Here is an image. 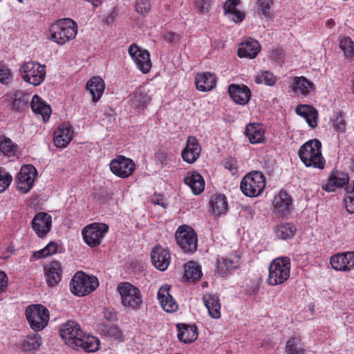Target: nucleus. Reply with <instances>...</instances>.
Segmentation results:
<instances>
[{"label": "nucleus", "instance_id": "45", "mask_svg": "<svg viewBox=\"0 0 354 354\" xmlns=\"http://www.w3.org/2000/svg\"><path fill=\"white\" fill-rule=\"evenodd\" d=\"M344 205L346 211L350 214L354 213V182L348 185L344 196Z\"/></svg>", "mask_w": 354, "mask_h": 354}, {"label": "nucleus", "instance_id": "64", "mask_svg": "<svg viewBox=\"0 0 354 354\" xmlns=\"http://www.w3.org/2000/svg\"><path fill=\"white\" fill-rule=\"evenodd\" d=\"M350 167L351 170L354 172V156L351 158Z\"/></svg>", "mask_w": 354, "mask_h": 354}, {"label": "nucleus", "instance_id": "41", "mask_svg": "<svg viewBox=\"0 0 354 354\" xmlns=\"http://www.w3.org/2000/svg\"><path fill=\"white\" fill-rule=\"evenodd\" d=\"M296 230L297 229L294 224L286 223L277 225L274 232L276 237L281 240H286L292 238Z\"/></svg>", "mask_w": 354, "mask_h": 354}, {"label": "nucleus", "instance_id": "21", "mask_svg": "<svg viewBox=\"0 0 354 354\" xmlns=\"http://www.w3.org/2000/svg\"><path fill=\"white\" fill-rule=\"evenodd\" d=\"M170 286L164 285L158 292V299L162 309L167 313H174L178 308V305L170 293Z\"/></svg>", "mask_w": 354, "mask_h": 354}, {"label": "nucleus", "instance_id": "55", "mask_svg": "<svg viewBox=\"0 0 354 354\" xmlns=\"http://www.w3.org/2000/svg\"><path fill=\"white\" fill-rule=\"evenodd\" d=\"M333 125L337 131L340 132H343L346 128L345 121L342 115H337L333 120Z\"/></svg>", "mask_w": 354, "mask_h": 354}, {"label": "nucleus", "instance_id": "20", "mask_svg": "<svg viewBox=\"0 0 354 354\" xmlns=\"http://www.w3.org/2000/svg\"><path fill=\"white\" fill-rule=\"evenodd\" d=\"M151 258L153 265L160 271L166 270L170 264L169 252L160 246H156L152 250Z\"/></svg>", "mask_w": 354, "mask_h": 354}, {"label": "nucleus", "instance_id": "7", "mask_svg": "<svg viewBox=\"0 0 354 354\" xmlns=\"http://www.w3.org/2000/svg\"><path fill=\"white\" fill-rule=\"evenodd\" d=\"M22 80L35 86L40 85L45 80V66L39 62L29 61L21 65L19 69Z\"/></svg>", "mask_w": 354, "mask_h": 354}, {"label": "nucleus", "instance_id": "19", "mask_svg": "<svg viewBox=\"0 0 354 354\" xmlns=\"http://www.w3.org/2000/svg\"><path fill=\"white\" fill-rule=\"evenodd\" d=\"M73 137L72 127L68 123H62L54 132L53 142L59 148H65L68 146Z\"/></svg>", "mask_w": 354, "mask_h": 354}, {"label": "nucleus", "instance_id": "61", "mask_svg": "<svg viewBox=\"0 0 354 354\" xmlns=\"http://www.w3.org/2000/svg\"><path fill=\"white\" fill-rule=\"evenodd\" d=\"M151 202L153 203V204H156V205H162V207H165V205H164V203L162 202V199L160 198L159 197H157V196H154L151 198Z\"/></svg>", "mask_w": 354, "mask_h": 354}, {"label": "nucleus", "instance_id": "34", "mask_svg": "<svg viewBox=\"0 0 354 354\" xmlns=\"http://www.w3.org/2000/svg\"><path fill=\"white\" fill-rule=\"evenodd\" d=\"M295 111L299 115L306 120L310 127L315 128L317 126L318 113L314 107L307 104H300L296 107Z\"/></svg>", "mask_w": 354, "mask_h": 354}, {"label": "nucleus", "instance_id": "36", "mask_svg": "<svg viewBox=\"0 0 354 354\" xmlns=\"http://www.w3.org/2000/svg\"><path fill=\"white\" fill-rule=\"evenodd\" d=\"M292 91L297 94L306 96L315 88L314 84L304 76L295 77L291 85Z\"/></svg>", "mask_w": 354, "mask_h": 354}, {"label": "nucleus", "instance_id": "51", "mask_svg": "<svg viewBox=\"0 0 354 354\" xmlns=\"http://www.w3.org/2000/svg\"><path fill=\"white\" fill-rule=\"evenodd\" d=\"M257 10L259 12L266 17H270V6L273 3L272 0H258L257 1Z\"/></svg>", "mask_w": 354, "mask_h": 354}, {"label": "nucleus", "instance_id": "33", "mask_svg": "<svg viewBox=\"0 0 354 354\" xmlns=\"http://www.w3.org/2000/svg\"><path fill=\"white\" fill-rule=\"evenodd\" d=\"M147 86H140L131 95L132 103L138 107L143 108L150 102L151 94Z\"/></svg>", "mask_w": 354, "mask_h": 354}, {"label": "nucleus", "instance_id": "44", "mask_svg": "<svg viewBox=\"0 0 354 354\" xmlns=\"http://www.w3.org/2000/svg\"><path fill=\"white\" fill-rule=\"evenodd\" d=\"M339 47L344 52L346 58L351 59L354 57V42L348 37L340 39Z\"/></svg>", "mask_w": 354, "mask_h": 354}, {"label": "nucleus", "instance_id": "18", "mask_svg": "<svg viewBox=\"0 0 354 354\" xmlns=\"http://www.w3.org/2000/svg\"><path fill=\"white\" fill-rule=\"evenodd\" d=\"M52 217L46 212H38L33 217L32 227L39 237H43L50 230Z\"/></svg>", "mask_w": 354, "mask_h": 354}, {"label": "nucleus", "instance_id": "10", "mask_svg": "<svg viewBox=\"0 0 354 354\" xmlns=\"http://www.w3.org/2000/svg\"><path fill=\"white\" fill-rule=\"evenodd\" d=\"M176 239L185 252H194L196 250L197 235L192 227L187 225L180 226L176 232Z\"/></svg>", "mask_w": 354, "mask_h": 354}, {"label": "nucleus", "instance_id": "30", "mask_svg": "<svg viewBox=\"0 0 354 354\" xmlns=\"http://www.w3.org/2000/svg\"><path fill=\"white\" fill-rule=\"evenodd\" d=\"M203 301L210 317L214 319L221 317V304L217 295L206 293L203 297Z\"/></svg>", "mask_w": 354, "mask_h": 354}, {"label": "nucleus", "instance_id": "23", "mask_svg": "<svg viewBox=\"0 0 354 354\" xmlns=\"http://www.w3.org/2000/svg\"><path fill=\"white\" fill-rule=\"evenodd\" d=\"M62 268L59 261H53L44 267V274L48 286L53 287L62 280Z\"/></svg>", "mask_w": 354, "mask_h": 354}, {"label": "nucleus", "instance_id": "48", "mask_svg": "<svg viewBox=\"0 0 354 354\" xmlns=\"http://www.w3.org/2000/svg\"><path fill=\"white\" fill-rule=\"evenodd\" d=\"M57 245L54 242L49 243L44 248L37 251L32 254V258L39 259L47 257L57 252Z\"/></svg>", "mask_w": 354, "mask_h": 354}, {"label": "nucleus", "instance_id": "4", "mask_svg": "<svg viewBox=\"0 0 354 354\" xmlns=\"http://www.w3.org/2000/svg\"><path fill=\"white\" fill-rule=\"evenodd\" d=\"M98 286L99 282L95 277L77 272L71 281L70 290L73 295L82 297L93 292Z\"/></svg>", "mask_w": 354, "mask_h": 354}, {"label": "nucleus", "instance_id": "49", "mask_svg": "<svg viewBox=\"0 0 354 354\" xmlns=\"http://www.w3.org/2000/svg\"><path fill=\"white\" fill-rule=\"evenodd\" d=\"M14 95L15 97L12 99L11 104L12 109L18 111L26 106L28 103V96L26 95H24L22 92L17 91Z\"/></svg>", "mask_w": 354, "mask_h": 354}, {"label": "nucleus", "instance_id": "57", "mask_svg": "<svg viewBox=\"0 0 354 354\" xmlns=\"http://www.w3.org/2000/svg\"><path fill=\"white\" fill-rule=\"evenodd\" d=\"M8 285V277L5 272L0 271V294L5 291Z\"/></svg>", "mask_w": 354, "mask_h": 354}, {"label": "nucleus", "instance_id": "56", "mask_svg": "<svg viewBox=\"0 0 354 354\" xmlns=\"http://www.w3.org/2000/svg\"><path fill=\"white\" fill-rule=\"evenodd\" d=\"M224 166L233 175L237 174L238 167L237 162L235 160L230 158L224 162Z\"/></svg>", "mask_w": 354, "mask_h": 354}, {"label": "nucleus", "instance_id": "40", "mask_svg": "<svg viewBox=\"0 0 354 354\" xmlns=\"http://www.w3.org/2000/svg\"><path fill=\"white\" fill-rule=\"evenodd\" d=\"M41 344V337L35 333L25 337L18 343V347L25 352L38 350Z\"/></svg>", "mask_w": 354, "mask_h": 354}, {"label": "nucleus", "instance_id": "31", "mask_svg": "<svg viewBox=\"0 0 354 354\" xmlns=\"http://www.w3.org/2000/svg\"><path fill=\"white\" fill-rule=\"evenodd\" d=\"M184 182L191 188L195 195L200 194L204 190V179L200 174L196 171L188 172L185 177Z\"/></svg>", "mask_w": 354, "mask_h": 354}, {"label": "nucleus", "instance_id": "60", "mask_svg": "<svg viewBox=\"0 0 354 354\" xmlns=\"http://www.w3.org/2000/svg\"><path fill=\"white\" fill-rule=\"evenodd\" d=\"M164 37L165 39L171 42L174 41L177 39L178 35L172 32H167L165 35Z\"/></svg>", "mask_w": 354, "mask_h": 354}, {"label": "nucleus", "instance_id": "35", "mask_svg": "<svg viewBox=\"0 0 354 354\" xmlns=\"http://www.w3.org/2000/svg\"><path fill=\"white\" fill-rule=\"evenodd\" d=\"M179 340L184 343H190L196 339L198 337L197 328L194 325L178 324L176 326Z\"/></svg>", "mask_w": 354, "mask_h": 354}, {"label": "nucleus", "instance_id": "22", "mask_svg": "<svg viewBox=\"0 0 354 354\" xmlns=\"http://www.w3.org/2000/svg\"><path fill=\"white\" fill-rule=\"evenodd\" d=\"M201 151V148L196 138L194 136H189L186 147L181 152V156L184 161L192 164L198 158Z\"/></svg>", "mask_w": 354, "mask_h": 354}, {"label": "nucleus", "instance_id": "14", "mask_svg": "<svg viewBox=\"0 0 354 354\" xmlns=\"http://www.w3.org/2000/svg\"><path fill=\"white\" fill-rule=\"evenodd\" d=\"M79 324L73 320H69L60 326L59 333L65 343L71 348H75L76 342L82 337Z\"/></svg>", "mask_w": 354, "mask_h": 354}, {"label": "nucleus", "instance_id": "6", "mask_svg": "<svg viewBox=\"0 0 354 354\" xmlns=\"http://www.w3.org/2000/svg\"><path fill=\"white\" fill-rule=\"evenodd\" d=\"M122 304L131 310H138L142 304L140 290L128 282H122L118 286Z\"/></svg>", "mask_w": 354, "mask_h": 354}, {"label": "nucleus", "instance_id": "24", "mask_svg": "<svg viewBox=\"0 0 354 354\" xmlns=\"http://www.w3.org/2000/svg\"><path fill=\"white\" fill-rule=\"evenodd\" d=\"M228 93L233 101L239 104H246L251 97L250 88L245 85L230 84Z\"/></svg>", "mask_w": 354, "mask_h": 354}, {"label": "nucleus", "instance_id": "62", "mask_svg": "<svg viewBox=\"0 0 354 354\" xmlns=\"http://www.w3.org/2000/svg\"><path fill=\"white\" fill-rule=\"evenodd\" d=\"M90 2L94 7H97L102 3V0H87Z\"/></svg>", "mask_w": 354, "mask_h": 354}, {"label": "nucleus", "instance_id": "13", "mask_svg": "<svg viewBox=\"0 0 354 354\" xmlns=\"http://www.w3.org/2000/svg\"><path fill=\"white\" fill-rule=\"evenodd\" d=\"M37 176V169L32 165L21 167L16 180L17 190L22 194L28 193L33 187Z\"/></svg>", "mask_w": 354, "mask_h": 354}, {"label": "nucleus", "instance_id": "16", "mask_svg": "<svg viewBox=\"0 0 354 354\" xmlns=\"http://www.w3.org/2000/svg\"><path fill=\"white\" fill-rule=\"evenodd\" d=\"M273 212L281 217H286L293 209L292 197L283 190H281L273 198Z\"/></svg>", "mask_w": 354, "mask_h": 354}, {"label": "nucleus", "instance_id": "47", "mask_svg": "<svg viewBox=\"0 0 354 354\" xmlns=\"http://www.w3.org/2000/svg\"><path fill=\"white\" fill-rule=\"evenodd\" d=\"M16 145L6 137H0V151L7 156H12L15 153Z\"/></svg>", "mask_w": 354, "mask_h": 354}, {"label": "nucleus", "instance_id": "26", "mask_svg": "<svg viewBox=\"0 0 354 354\" xmlns=\"http://www.w3.org/2000/svg\"><path fill=\"white\" fill-rule=\"evenodd\" d=\"M216 84V77L209 72L198 73L195 77V84L200 91H209L215 87Z\"/></svg>", "mask_w": 354, "mask_h": 354}, {"label": "nucleus", "instance_id": "8", "mask_svg": "<svg viewBox=\"0 0 354 354\" xmlns=\"http://www.w3.org/2000/svg\"><path fill=\"white\" fill-rule=\"evenodd\" d=\"M109 232V226L104 223H91L82 229L84 241L90 247L98 246Z\"/></svg>", "mask_w": 354, "mask_h": 354}, {"label": "nucleus", "instance_id": "39", "mask_svg": "<svg viewBox=\"0 0 354 354\" xmlns=\"http://www.w3.org/2000/svg\"><path fill=\"white\" fill-rule=\"evenodd\" d=\"M245 135L252 144L263 142L264 130L259 124H250L245 128Z\"/></svg>", "mask_w": 354, "mask_h": 354}, {"label": "nucleus", "instance_id": "15", "mask_svg": "<svg viewBox=\"0 0 354 354\" xmlns=\"http://www.w3.org/2000/svg\"><path fill=\"white\" fill-rule=\"evenodd\" d=\"M129 54L136 64L137 68L143 73L149 72L151 68V62L149 53L133 44L129 48Z\"/></svg>", "mask_w": 354, "mask_h": 354}, {"label": "nucleus", "instance_id": "54", "mask_svg": "<svg viewBox=\"0 0 354 354\" xmlns=\"http://www.w3.org/2000/svg\"><path fill=\"white\" fill-rule=\"evenodd\" d=\"M211 6L212 3L209 0H195V8L201 15L207 14Z\"/></svg>", "mask_w": 354, "mask_h": 354}, {"label": "nucleus", "instance_id": "1", "mask_svg": "<svg viewBox=\"0 0 354 354\" xmlns=\"http://www.w3.org/2000/svg\"><path fill=\"white\" fill-rule=\"evenodd\" d=\"M298 155L301 162L308 167L324 169L325 160L322 153V143L317 139L310 140L302 145Z\"/></svg>", "mask_w": 354, "mask_h": 354}, {"label": "nucleus", "instance_id": "12", "mask_svg": "<svg viewBox=\"0 0 354 354\" xmlns=\"http://www.w3.org/2000/svg\"><path fill=\"white\" fill-rule=\"evenodd\" d=\"M109 167L113 174L122 178H129L136 169V164L133 160L121 155L111 160Z\"/></svg>", "mask_w": 354, "mask_h": 354}, {"label": "nucleus", "instance_id": "27", "mask_svg": "<svg viewBox=\"0 0 354 354\" xmlns=\"http://www.w3.org/2000/svg\"><path fill=\"white\" fill-rule=\"evenodd\" d=\"M239 4L240 0H227L223 6L225 15L235 23L242 21L245 17V13L238 9Z\"/></svg>", "mask_w": 354, "mask_h": 354}, {"label": "nucleus", "instance_id": "5", "mask_svg": "<svg viewBox=\"0 0 354 354\" xmlns=\"http://www.w3.org/2000/svg\"><path fill=\"white\" fill-rule=\"evenodd\" d=\"M266 187V179L260 171H253L245 176L240 185L241 192L249 197L259 196Z\"/></svg>", "mask_w": 354, "mask_h": 354}, {"label": "nucleus", "instance_id": "17", "mask_svg": "<svg viewBox=\"0 0 354 354\" xmlns=\"http://www.w3.org/2000/svg\"><path fill=\"white\" fill-rule=\"evenodd\" d=\"M332 268L337 271L350 272L354 269V252H340L330 259Z\"/></svg>", "mask_w": 354, "mask_h": 354}, {"label": "nucleus", "instance_id": "38", "mask_svg": "<svg viewBox=\"0 0 354 354\" xmlns=\"http://www.w3.org/2000/svg\"><path fill=\"white\" fill-rule=\"evenodd\" d=\"M31 109L34 113L41 115L44 122L48 120L51 113V109L37 95H35L31 100Z\"/></svg>", "mask_w": 354, "mask_h": 354}, {"label": "nucleus", "instance_id": "63", "mask_svg": "<svg viewBox=\"0 0 354 354\" xmlns=\"http://www.w3.org/2000/svg\"><path fill=\"white\" fill-rule=\"evenodd\" d=\"M334 24H335V22L332 19L328 20L326 22V26L328 27H332L333 26H334Z\"/></svg>", "mask_w": 354, "mask_h": 354}, {"label": "nucleus", "instance_id": "43", "mask_svg": "<svg viewBox=\"0 0 354 354\" xmlns=\"http://www.w3.org/2000/svg\"><path fill=\"white\" fill-rule=\"evenodd\" d=\"M202 276L200 267L193 261H189L185 266L184 277L186 280H198Z\"/></svg>", "mask_w": 354, "mask_h": 354}, {"label": "nucleus", "instance_id": "29", "mask_svg": "<svg viewBox=\"0 0 354 354\" xmlns=\"http://www.w3.org/2000/svg\"><path fill=\"white\" fill-rule=\"evenodd\" d=\"M86 89L92 96L93 102H97L102 96L105 84L104 80L99 76H94L86 83Z\"/></svg>", "mask_w": 354, "mask_h": 354}, {"label": "nucleus", "instance_id": "53", "mask_svg": "<svg viewBox=\"0 0 354 354\" xmlns=\"http://www.w3.org/2000/svg\"><path fill=\"white\" fill-rule=\"evenodd\" d=\"M135 10L138 13L146 15L151 10V3L149 0H136Z\"/></svg>", "mask_w": 354, "mask_h": 354}, {"label": "nucleus", "instance_id": "37", "mask_svg": "<svg viewBox=\"0 0 354 354\" xmlns=\"http://www.w3.org/2000/svg\"><path fill=\"white\" fill-rule=\"evenodd\" d=\"M209 204L212 214L215 216L226 214L228 209L227 201L223 194H218L213 195Z\"/></svg>", "mask_w": 354, "mask_h": 354}, {"label": "nucleus", "instance_id": "42", "mask_svg": "<svg viewBox=\"0 0 354 354\" xmlns=\"http://www.w3.org/2000/svg\"><path fill=\"white\" fill-rule=\"evenodd\" d=\"M285 352L286 354H305L306 349L299 336H293L287 340Z\"/></svg>", "mask_w": 354, "mask_h": 354}, {"label": "nucleus", "instance_id": "32", "mask_svg": "<svg viewBox=\"0 0 354 354\" xmlns=\"http://www.w3.org/2000/svg\"><path fill=\"white\" fill-rule=\"evenodd\" d=\"M100 340L98 338L91 335L82 333V337L76 342V349L82 348L86 352L91 353L97 351L100 348Z\"/></svg>", "mask_w": 354, "mask_h": 354}, {"label": "nucleus", "instance_id": "46", "mask_svg": "<svg viewBox=\"0 0 354 354\" xmlns=\"http://www.w3.org/2000/svg\"><path fill=\"white\" fill-rule=\"evenodd\" d=\"M276 77L270 71H263L255 76V82L257 84H265L268 86H273L276 83Z\"/></svg>", "mask_w": 354, "mask_h": 354}, {"label": "nucleus", "instance_id": "3", "mask_svg": "<svg viewBox=\"0 0 354 354\" xmlns=\"http://www.w3.org/2000/svg\"><path fill=\"white\" fill-rule=\"evenodd\" d=\"M290 260L288 257L274 259L269 267L268 283L277 286L283 283L290 277Z\"/></svg>", "mask_w": 354, "mask_h": 354}, {"label": "nucleus", "instance_id": "11", "mask_svg": "<svg viewBox=\"0 0 354 354\" xmlns=\"http://www.w3.org/2000/svg\"><path fill=\"white\" fill-rule=\"evenodd\" d=\"M241 264V258L236 252L225 257L218 256L216 259V272L220 277H227L232 270L238 269Z\"/></svg>", "mask_w": 354, "mask_h": 354}, {"label": "nucleus", "instance_id": "9", "mask_svg": "<svg viewBox=\"0 0 354 354\" xmlns=\"http://www.w3.org/2000/svg\"><path fill=\"white\" fill-rule=\"evenodd\" d=\"M26 315L30 327L35 330H40L48 324V310L44 306L39 304L29 306L26 310Z\"/></svg>", "mask_w": 354, "mask_h": 354}, {"label": "nucleus", "instance_id": "59", "mask_svg": "<svg viewBox=\"0 0 354 354\" xmlns=\"http://www.w3.org/2000/svg\"><path fill=\"white\" fill-rule=\"evenodd\" d=\"M13 251H14V248L12 245L8 246V248H6V250H5V252H3V253L2 254V258L8 259L12 254Z\"/></svg>", "mask_w": 354, "mask_h": 354}, {"label": "nucleus", "instance_id": "2", "mask_svg": "<svg viewBox=\"0 0 354 354\" xmlns=\"http://www.w3.org/2000/svg\"><path fill=\"white\" fill-rule=\"evenodd\" d=\"M50 38L59 44H64L75 38L77 32L76 23L71 19L56 21L50 28Z\"/></svg>", "mask_w": 354, "mask_h": 354}, {"label": "nucleus", "instance_id": "25", "mask_svg": "<svg viewBox=\"0 0 354 354\" xmlns=\"http://www.w3.org/2000/svg\"><path fill=\"white\" fill-rule=\"evenodd\" d=\"M348 176L342 171L333 172L327 180L323 183V189L327 192H334L336 189L342 187L348 183Z\"/></svg>", "mask_w": 354, "mask_h": 354}, {"label": "nucleus", "instance_id": "58", "mask_svg": "<svg viewBox=\"0 0 354 354\" xmlns=\"http://www.w3.org/2000/svg\"><path fill=\"white\" fill-rule=\"evenodd\" d=\"M158 160L161 163L162 165L167 164V155L164 151H159L156 156Z\"/></svg>", "mask_w": 354, "mask_h": 354}, {"label": "nucleus", "instance_id": "50", "mask_svg": "<svg viewBox=\"0 0 354 354\" xmlns=\"http://www.w3.org/2000/svg\"><path fill=\"white\" fill-rule=\"evenodd\" d=\"M11 69L6 64L0 63V83L7 85L12 79Z\"/></svg>", "mask_w": 354, "mask_h": 354}, {"label": "nucleus", "instance_id": "28", "mask_svg": "<svg viewBox=\"0 0 354 354\" xmlns=\"http://www.w3.org/2000/svg\"><path fill=\"white\" fill-rule=\"evenodd\" d=\"M260 49L261 46L259 42L253 39H250L241 43L238 50V55L241 58L253 59L256 57Z\"/></svg>", "mask_w": 354, "mask_h": 354}, {"label": "nucleus", "instance_id": "52", "mask_svg": "<svg viewBox=\"0 0 354 354\" xmlns=\"http://www.w3.org/2000/svg\"><path fill=\"white\" fill-rule=\"evenodd\" d=\"M12 180V176L5 169L0 168V193L3 192L8 187Z\"/></svg>", "mask_w": 354, "mask_h": 354}]
</instances>
